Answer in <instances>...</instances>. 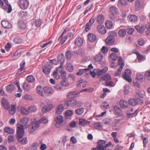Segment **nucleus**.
<instances>
[{
	"label": "nucleus",
	"mask_w": 150,
	"mask_h": 150,
	"mask_svg": "<svg viewBox=\"0 0 150 150\" xmlns=\"http://www.w3.org/2000/svg\"><path fill=\"white\" fill-rule=\"evenodd\" d=\"M72 55L71 52L70 51H67L65 54V57L67 59H70Z\"/></svg>",
	"instance_id": "obj_51"
},
{
	"label": "nucleus",
	"mask_w": 150,
	"mask_h": 150,
	"mask_svg": "<svg viewBox=\"0 0 150 150\" xmlns=\"http://www.w3.org/2000/svg\"><path fill=\"white\" fill-rule=\"evenodd\" d=\"M118 3L124 6H126L128 4L127 0H119Z\"/></svg>",
	"instance_id": "obj_58"
},
{
	"label": "nucleus",
	"mask_w": 150,
	"mask_h": 150,
	"mask_svg": "<svg viewBox=\"0 0 150 150\" xmlns=\"http://www.w3.org/2000/svg\"><path fill=\"white\" fill-rule=\"evenodd\" d=\"M103 57V55L100 54H97L95 57L94 59L97 62H100L102 60Z\"/></svg>",
	"instance_id": "obj_35"
},
{
	"label": "nucleus",
	"mask_w": 150,
	"mask_h": 150,
	"mask_svg": "<svg viewBox=\"0 0 150 150\" xmlns=\"http://www.w3.org/2000/svg\"><path fill=\"white\" fill-rule=\"evenodd\" d=\"M72 100H69L66 101L64 103V106L65 108H67L68 106H71L72 103Z\"/></svg>",
	"instance_id": "obj_52"
},
{
	"label": "nucleus",
	"mask_w": 150,
	"mask_h": 150,
	"mask_svg": "<svg viewBox=\"0 0 150 150\" xmlns=\"http://www.w3.org/2000/svg\"><path fill=\"white\" fill-rule=\"evenodd\" d=\"M110 35H109L105 40V42L107 45H112L114 42L115 39L114 38L111 37Z\"/></svg>",
	"instance_id": "obj_12"
},
{
	"label": "nucleus",
	"mask_w": 150,
	"mask_h": 150,
	"mask_svg": "<svg viewBox=\"0 0 150 150\" xmlns=\"http://www.w3.org/2000/svg\"><path fill=\"white\" fill-rule=\"evenodd\" d=\"M88 40L91 42L95 41L97 38L96 36L93 34L90 33L88 35Z\"/></svg>",
	"instance_id": "obj_26"
},
{
	"label": "nucleus",
	"mask_w": 150,
	"mask_h": 150,
	"mask_svg": "<svg viewBox=\"0 0 150 150\" xmlns=\"http://www.w3.org/2000/svg\"><path fill=\"white\" fill-rule=\"evenodd\" d=\"M97 29L98 32L101 34H104L106 32L105 28L102 25H99L98 26Z\"/></svg>",
	"instance_id": "obj_14"
},
{
	"label": "nucleus",
	"mask_w": 150,
	"mask_h": 150,
	"mask_svg": "<svg viewBox=\"0 0 150 150\" xmlns=\"http://www.w3.org/2000/svg\"><path fill=\"white\" fill-rule=\"evenodd\" d=\"M23 88L26 91H28L30 89V85H29L28 83L26 82H25L23 85Z\"/></svg>",
	"instance_id": "obj_38"
},
{
	"label": "nucleus",
	"mask_w": 150,
	"mask_h": 150,
	"mask_svg": "<svg viewBox=\"0 0 150 150\" xmlns=\"http://www.w3.org/2000/svg\"><path fill=\"white\" fill-rule=\"evenodd\" d=\"M104 76V80L105 81V82H108L110 80L111 76L110 75H106Z\"/></svg>",
	"instance_id": "obj_57"
},
{
	"label": "nucleus",
	"mask_w": 150,
	"mask_h": 150,
	"mask_svg": "<svg viewBox=\"0 0 150 150\" xmlns=\"http://www.w3.org/2000/svg\"><path fill=\"white\" fill-rule=\"evenodd\" d=\"M63 65L61 64L58 67L56 68V71L60 73L61 77L66 76V72L63 70Z\"/></svg>",
	"instance_id": "obj_10"
},
{
	"label": "nucleus",
	"mask_w": 150,
	"mask_h": 150,
	"mask_svg": "<svg viewBox=\"0 0 150 150\" xmlns=\"http://www.w3.org/2000/svg\"><path fill=\"white\" fill-rule=\"evenodd\" d=\"M74 43L78 47H80L82 45L83 41L81 38L79 37L76 38Z\"/></svg>",
	"instance_id": "obj_18"
},
{
	"label": "nucleus",
	"mask_w": 150,
	"mask_h": 150,
	"mask_svg": "<svg viewBox=\"0 0 150 150\" xmlns=\"http://www.w3.org/2000/svg\"><path fill=\"white\" fill-rule=\"evenodd\" d=\"M52 66L49 63V62H47L46 64L43 67V71L46 74H49L50 71Z\"/></svg>",
	"instance_id": "obj_7"
},
{
	"label": "nucleus",
	"mask_w": 150,
	"mask_h": 150,
	"mask_svg": "<svg viewBox=\"0 0 150 150\" xmlns=\"http://www.w3.org/2000/svg\"><path fill=\"white\" fill-rule=\"evenodd\" d=\"M26 80L30 83H33L35 81V77L32 75H29L27 76Z\"/></svg>",
	"instance_id": "obj_37"
},
{
	"label": "nucleus",
	"mask_w": 150,
	"mask_h": 150,
	"mask_svg": "<svg viewBox=\"0 0 150 150\" xmlns=\"http://www.w3.org/2000/svg\"><path fill=\"white\" fill-rule=\"evenodd\" d=\"M84 109L83 108L78 109L75 110L76 113L78 115H81L84 112Z\"/></svg>",
	"instance_id": "obj_44"
},
{
	"label": "nucleus",
	"mask_w": 150,
	"mask_h": 150,
	"mask_svg": "<svg viewBox=\"0 0 150 150\" xmlns=\"http://www.w3.org/2000/svg\"><path fill=\"white\" fill-rule=\"evenodd\" d=\"M128 102L129 104L133 106H135L137 105L142 103L143 101L141 98H138L136 99H130L128 100Z\"/></svg>",
	"instance_id": "obj_4"
},
{
	"label": "nucleus",
	"mask_w": 150,
	"mask_h": 150,
	"mask_svg": "<svg viewBox=\"0 0 150 150\" xmlns=\"http://www.w3.org/2000/svg\"><path fill=\"white\" fill-rule=\"evenodd\" d=\"M64 108L63 105L59 104L56 107V113L58 115L61 114L64 111Z\"/></svg>",
	"instance_id": "obj_8"
},
{
	"label": "nucleus",
	"mask_w": 150,
	"mask_h": 150,
	"mask_svg": "<svg viewBox=\"0 0 150 150\" xmlns=\"http://www.w3.org/2000/svg\"><path fill=\"white\" fill-rule=\"evenodd\" d=\"M104 21V16L101 14L97 16L96 21L99 24H102Z\"/></svg>",
	"instance_id": "obj_28"
},
{
	"label": "nucleus",
	"mask_w": 150,
	"mask_h": 150,
	"mask_svg": "<svg viewBox=\"0 0 150 150\" xmlns=\"http://www.w3.org/2000/svg\"><path fill=\"white\" fill-rule=\"evenodd\" d=\"M36 91L40 95L43 96V91L42 89L41 86H38L36 88Z\"/></svg>",
	"instance_id": "obj_43"
},
{
	"label": "nucleus",
	"mask_w": 150,
	"mask_h": 150,
	"mask_svg": "<svg viewBox=\"0 0 150 150\" xmlns=\"http://www.w3.org/2000/svg\"><path fill=\"white\" fill-rule=\"evenodd\" d=\"M95 19V18L93 17H92L90 19L89 21V22L87 23H88L90 26H91L94 23Z\"/></svg>",
	"instance_id": "obj_60"
},
{
	"label": "nucleus",
	"mask_w": 150,
	"mask_h": 150,
	"mask_svg": "<svg viewBox=\"0 0 150 150\" xmlns=\"http://www.w3.org/2000/svg\"><path fill=\"white\" fill-rule=\"evenodd\" d=\"M61 77L62 78V80L60 81V84L62 86H63L66 87H68L69 86V84L66 82V76Z\"/></svg>",
	"instance_id": "obj_16"
},
{
	"label": "nucleus",
	"mask_w": 150,
	"mask_h": 150,
	"mask_svg": "<svg viewBox=\"0 0 150 150\" xmlns=\"http://www.w3.org/2000/svg\"><path fill=\"white\" fill-rule=\"evenodd\" d=\"M105 25L106 27L110 29L112 28V22L110 21H106Z\"/></svg>",
	"instance_id": "obj_48"
},
{
	"label": "nucleus",
	"mask_w": 150,
	"mask_h": 150,
	"mask_svg": "<svg viewBox=\"0 0 150 150\" xmlns=\"http://www.w3.org/2000/svg\"><path fill=\"white\" fill-rule=\"evenodd\" d=\"M114 110L115 112V114L118 116L122 115V111L121 109L117 106H114L113 107Z\"/></svg>",
	"instance_id": "obj_19"
},
{
	"label": "nucleus",
	"mask_w": 150,
	"mask_h": 150,
	"mask_svg": "<svg viewBox=\"0 0 150 150\" xmlns=\"http://www.w3.org/2000/svg\"><path fill=\"white\" fill-rule=\"evenodd\" d=\"M54 87L57 91H61L62 90V87L60 84L59 85L56 84Z\"/></svg>",
	"instance_id": "obj_61"
},
{
	"label": "nucleus",
	"mask_w": 150,
	"mask_h": 150,
	"mask_svg": "<svg viewBox=\"0 0 150 150\" xmlns=\"http://www.w3.org/2000/svg\"><path fill=\"white\" fill-rule=\"evenodd\" d=\"M126 31L129 35L132 34L134 31V29L132 28H128L126 29Z\"/></svg>",
	"instance_id": "obj_53"
},
{
	"label": "nucleus",
	"mask_w": 150,
	"mask_h": 150,
	"mask_svg": "<svg viewBox=\"0 0 150 150\" xmlns=\"http://www.w3.org/2000/svg\"><path fill=\"white\" fill-rule=\"evenodd\" d=\"M58 62L60 64H62L64 62V57L62 54H59L58 56Z\"/></svg>",
	"instance_id": "obj_25"
},
{
	"label": "nucleus",
	"mask_w": 150,
	"mask_h": 150,
	"mask_svg": "<svg viewBox=\"0 0 150 150\" xmlns=\"http://www.w3.org/2000/svg\"><path fill=\"white\" fill-rule=\"evenodd\" d=\"M143 4V1L142 0H135V6L137 7H141Z\"/></svg>",
	"instance_id": "obj_27"
},
{
	"label": "nucleus",
	"mask_w": 150,
	"mask_h": 150,
	"mask_svg": "<svg viewBox=\"0 0 150 150\" xmlns=\"http://www.w3.org/2000/svg\"><path fill=\"white\" fill-rule=\"evenodd\" d=\"M29 119L27 117L23 118L21 120V122L22 125L19 124L17 125V136L18 138H22L24 136V127L28 128V125L27 124L28 123Z\"/></svg>",
	"instance_id": "obj_1"
},
{
	"label": "nucleus",
	"mask_w": 150,
	"mask_h": 150,
	"mask_svg": "<svg viewBox=\"0 0 150 150\" xmlns=\"http://www.w3.org/2000/svg\"><path fill=\"white\" fill-rule=\"evenodd\" d=\"M53 107V106L50 103L49 106H45L43 107L42 111L44 113H46L51 110Z\"/></svg>",
	"instance_id": "obj_11"
},
{
	"label": "nucleus",
	"mask_w": 150,
	"mask_h": 150,
	"mask_svg": "<svg viewBox=\"0 0 150 150\" xmlns=\"http://www.w3.org/2000/svg\"><path fill=\"white\" fill-rule=\"evenodd\" d=\"M41 23V20L40 19L35 20V25L36 27H39Z\"/></svg>",
	"instance_id": "obj_59"
},
{
	"label": "nucleus",
	"mask_w": 150,
	"mask_h": 150,
	"mask_svg": "<svg viewBox=\"0 0 150 150\" xmlns=\"http://www.w3.org/2000/svg\"><path fill=\"white\" fill-rule=\"evenodd\" d=\"M110 14L109 15V17L113 21H114L117 16L116 15L118 13V10L116 7L112 6L110 7Z\"/></svg>",
	"instance_id": "obj_3"
},
{
	"label": "nucleus",
	"mask_w": 150,
	"mask_h": 150,
	"mask_svg": "<svg viewBox=\"0 0 150 150\" xmlns=\"http://www.w3.org/2000/svg\"><path fill=\"white\" fill-rule=\"evenodd\" d=\"M108 70V68L106 67H104L102 70L97 69L96 70V73L98 76L102 75L103 73H105Z\"/></svg>",
	"instance_id": "obj_24"
},
{
	"label": "nucleus",
	"mask_w": 150,
	"mask_h": 150,
	"mask_svg": "<svg viewBox=\"0 0 150 150\" xmlns=\"http://www.w3.org/2000/svg\"><path fill=\"white\" fill-rule=\"evenodd\" d=\"M20 144H25L28 142L27 139L26 137H24L23 139L19 140Z\"/></svg>",
	"instance_id": "obj_55"
},
{
	"label": "nucleus",
	"mask_w": 150,
	"mask_h": 150,
	"mask_svg": "<svg viewBox=\"0 0 150 150\" xmlns=\"http://www.w3.org/2000/svg\"><path fill=\"white\" fill-rule=\"evenodd\" d=\"M25 65V62H22L20 64V68L18 69L17 73L19 74H21L23 73L22 71L24 68Z\"/></svg>",
	"instance_id": "obj_31"
},
{
	"label": "nucleus",
	"mask_w": 150,
	"mask_h": 150,
	"mask_svg": "<svg viewBox=\"0 0 150 150\" xmlns=\"http://www.w3.org/2000/svg\"><path fill=\"white\" fill-rule=\"evenodd\" d=\"M4 131L6 133L10 134H13L14 132L13 129L9 127H6L4 129Z\"/></svg>",
	"instance_id": "obj_34"
},
{
	"label": "nucleus",
	"mask_w": 150,
	"mask_h": 150,
	"mask_svg": "<svg viewBox=\"0 0 150 150\" xmlns=\"http://www.w3.org/2000/svg\"><path fill=\"white\" fill-rule=\"evenodd\" d=\"M18 27L22 29H24L25 27V24L23 21H20L18 22Z\"/></svg>",
	"instance_id": "obj_41"
},
{
	"label": "nucleus",
	"mask_w": 150,
	"mask_h": 150,
	"mask_svg": "<svg viewBox=\"0 0 150 150\" xmlns=\"http://www.w3.org/2000/svg\"><path fill=\"white\" fill-rule=\"evenodd\" d=\"M8 110H9V112L10 114H13L15 113V107L13 105H12L11 108H9V107Z\"/></svg>",
	"instance_id": "obj_49"
},
{
	"label": "nucleus",
	"mask_w": 150,
	"mask_h": 150,
	"mask_svg": "<svg viewBox=\"0 0 150 150\" xmlns=\"http://www.w3.org/2000/svg\"><path fill=\"white\" fill-rule=\"evenodd\" d=\"M131 74V71L129 69H127L125 70L123 77V78L129 82H131L132 81V79L130 78V76Z\"/></svg>",
	"instance_id": "obj_5"
},
{
	"label": "nucleus",
	"mask_w": 150,
	"mask_h": 150,
	"mask_svg": "<svg viewBox=\"0 0 150 150\" xmlns=\"http://www.w3.org/2000/svg\"><path fill=\"white\" fill-rule=\"evenodd\" d=\"M36 110V106L35 105L31 106L29 107L28 108L29 113L34 112Z\"/></svg>",
	"instance_id": "obj_42"
},
{
	"label": "nucleus",
	"mask_w": 150,
	"mask_h": 150,
	"mask_svg": "<svg viewBox=\"0 0 150 150\" xmlns=\"http://www.w3.org/2000/svg\"><path fill=\"white\" fill-rule=\"evenodd\" d=\"M137 17L134 15H130L128 16V20L132 22H135L137 20Z\"/></svg>",
	"instance_id": "obj_21"
},
{
	"label": "nucleus",
	"mask_w": 150,
	"mask_h": 150,
	"mask_svg": "<svg viewBox=\"0 0 150 150\" xmlns=\"http://www.w3.org/2000/svg\"><path fill=\"white\" fill-rule=\"evenodd\" d=\"M67 70L69 72H71L73 70V65L70 63H68L66 64Z\"/></svg>",
	"instance_id": "obj_39"
},
{
	"label": "nucleus",
	"mask_w": 150,
	"mask_h": 150,
	"mask_svg": "<svg viewBox=\"0 0 150 150\" xmlns=\"http://www.w3.org/2000/svg\"><path fill=\"white\" fill-rule=\"evenodd\" d=\"M109 57L112 60L115 61L117 58V56L115 53H112L110 54Z\"/></svg>",
	"instance_id": "obj_47"
},
{
	"label": "nucleus",
	"mask_w": 150,
	"mask_h": 150,
	"mask_svg": "<svg viewBox=\"0 0 150 150\" xmlns=\"http://www.w3.org/2000/svg\"><path fill=\"white\" fill-rule=\"evenodd\" d=\"M88 71H89V69L88 68L79 69V71L76 73V74L81 76L84 73L88 72Z\"/></svg>",
	"instance_id": "obj_30"
},
{
	"label": "nucleus",
	"mask_w": 150,
	"mask_h": 150,
	"mask_svg": "<svg viewBox=\"0 0 150 150\" xmlns=\"http://www.w3.org/2000/svg\"><path fill=\"white\" fill-rule=\"evenodd\" d=\"M79 123L80 125L85 126L86 125L89 124L90 122L85 119H81L79 120Z\"/></svg>",
	"instance_id": "obj_32"
},
{
	"label": "nucleus",
	"mask_w": 150,
	"mask_h": 150,
	"mask_svg": "<svg viewBox=\"0 0 150 150\" xmlns=\"http://www.w3.org/2000/svg\"><path fill=\"white\" fill-rule=\"evenodd\" d=\"M19 7L23 9H25L29 6V3L27 0H20L18 2Z\"/></svg>",
	"instance_id": "obj_6"
},
{
	"label": "nucleus",
	"mask_w": 150,
	"mask_h": 150,
	"mask_svg": "<svg viewBox=\"0 0 150 150\" xmlns=\"http://www.w3.org/2000/svg\"><path fill=\"white\" fill-rule=\"evenodd\" d=\"M66 95L67 98H70L76 96L77 94L75 92H72L67 93Z\"/></svg>",
	"instance_id": "obj_36"
},
{
	"label": "nucleus",
	"mask_w": 150,
	"mask_h": 150,
	"mask_svg": "<svg viewBox=\"0 0 150 150\" xmlns=\"http://www.w3.org/2000/svg\"><path fill=\"white\" fill-rule=\"evenodd\" d=\"M15 88V87L13 85H8L6 88V91L8 92H11Z\"/></svg>",
	"instance_id": "obj_45"
},
{
	"label": "nucleus",
	"mask_w": 150,
	"mask_h": 150,
	"mask_svg": "<svg viewBox=\"0 0 150 150\" xmlns=\"http://www.w3.org/2000/svg\"><path fill=\"white\" fill-rule=\"evenodd\" d=\"M105 85L107 86L113 87L115 86V83L114 82L110 81L108 82H105Z\"/></svg>",
	"instance_id": "obj_62"
},
{
	"label": "nucleus",
	"mask_w": 150,
	"mask_h": 150,
	"mask_svg": "<svg viewBox=\"0 0 150 150\" xmlns=\"http://www.w3.org/2000/svg\"><path fill=\"white\" fill-rule=\"evenodd\" d=\"M118 35L120 37H124L126 34V31L124 29H120L118 32Z\"/></svg>",
	"instance_id": "obj_29"
},
{
	"label": "nucleus",
	"mask_w": 150,
	"mask_h": 150,
	"mask_svg": "<svg viewBox=\"0 0 150 150\" xmlns=\"http://www.w3.org/2000/svg\"><path fill=\"white\" fill-rule=\"evenodd\" d=\"M38 145V143L37 142L33 143L29 147L28 150H36Z\"/></svg>",
	"instance_id": "obj_33"
},
{
	"label": "nucleus",
	"mask_w": 150,
	"mask_h": 150,
	"mask_svg": "<svg viewBox=\"0 0 150 150\" xmlns=\"http://www.w3.org/2000/svg\"><path fill=\"white\" fill-rule=\"evenodd\" d=\"M43 90L45 93L51 95L54 92V91L52 88L49 87H44L43 88Z\"/></svg>",
	"instance_id": "obj_9"
},
{
	"label": "nucleus",
	"mask_w": 150,
	"mask_h": 150,
	"mask_svg": "<svg viewBox=\"0 0 150 150\" xmlns=\"http://www.w3.org/2000/svg\"><path fill=\"white\" fill-rule=\"evenodd\" d=\"M1 103L4 108L8 110L9 105L7 100L5 98H2L1 99Z\"/></svg>",
	"instance_id": "obj_23"
},
{
	"label": "nucleus",
	"mask_w": 150,
	"mask_h": 150,
	"mask_svg": "<svg viewBox=\"0 0 150 150\" xmlns=\"http://www.w3.org/2000/svg\"><path fill=\"white\" fill-rule=\"evenodd\" d=\"M135 97L137 98V97H140L141 98H143V95L141 91L140 90H138L135 95Z\"/></svg>",
	"instance_id": "obj_54"
},
{
	"label": "nucleus",
	"mask_w": 150,
	"mask_h": 150,
	"mask_svg": "<svg viewBox=\"0 0 150 150\" xmlns=\"http://www.w3.org/2000/svg\"><path fill=\"white\" fill-rule=\"evenodd\" d=\"M40 126L39 122L36 121L32 122L31 126L29 128V131L31 134L35 133L38 129Z\"/></svg>",
	"instance_id": "obj_2"
},
{
	"label": "nucleus",
	"mask_w": 150,
	"mask_h": 150,
	"mask_svg": "<svg viewBox=\"0 0 150 150\" xmlns=\"http://www.w3.org/2000/svg\"><path fill=\"white\" fill-rule=\"evenodd\" d=\"M54 78L56 79H58L60 78L59 75L57 71H55L53 73Z\"/></svg>",
	"instance_id": "obj_56"
},
{
	"label": "nucleus",
	"mask_w": 150,
	"mask_h": 150,
	"mask_svg": "<svg viewBox=\"0 0 150 150\" xmlns=\"http://www.w3.org/2000/svg\"><path fill=\"white\" fill-rule=\"evenodd\" d=\"M87 84V82L84 81L83 80H80L77 83L76 86L77 87H79L82 86L83 88L85 87Z\"/></svg>",
	"instance_id": "obj_20"
},
{
	"label": "nucleus",
	"mask_w": 150,
	"mask_h": 150,
	"mask_svg": "<svg viewBox=\"0 0 150 150\" xmlns=\"http://www.w3.org/2000/svg\"><path fill=\"white\" fill-rule=\"evenodd\" d=\"M73 114V112L72 110H67L65 112V117L66 119L68 117L71 116Z\"/></svg>",
	"instance_id": "obj_40"
},
{
	"label": "nucleus",
	"mask_w": 150,
	"mask_h": 150,
	"mask_svg": "<svg viewBox=\"0 0 150 150\" xmlns=\"http://www.w3.org/2000/svg\"><path fill=\"white\" fill-rule=\"evenodd\" d=\"M119 103L120 107L122 108H126L128 107L127 102L123 100H121Z\"/></svg>",
	"instance_id": "obj_22"
},
{
	"label": "nucleus",
	"mask_w": 150,
	"mask_h": 150,
	"mask_svg": "<svg viewBox=\"0 0 150 150\" xmlns=\"http://www.w3.org/2000/svg\"><path fill=\"white\" fill-rule=\"evenodd\" d=\"M2 26L5 28H9L11 27V24L9 21H2L1 22Z\"/></svg>",
	"instance_id": "obj_15"
},
{
	"label": "nucleus",
	"mask_w": 150,
	"mask_h": 150,
	"mask_svg": "<svg viewBox=\"0 0 150 150\" xmlns=\"http://www.w3.org/2000/svg\"><path fill=\"white\" fill-rule=\"evenodd\" d=\"M103 122L106 125H109L112 123V122L110 119L107 118L104 120Z\"/></svg>",
	"instance_id": "obj_46"
},
{
	"label": "nucleus",
	"mask_w": 150,
	"mask_h": 150,
	"mask_svg": "<svg viewBox=\"0 0 150 150\" xmlns=\"http://www.w3.org/2000/svg\"><path fill=\"white\" fill-rule=\"evenodd\" d=\"M40 122L44 124L47 123L48 120L45 117H43L40 119Z\"/></svg>",
	"instance_id": "obj_64"
},
{
	"label": "nucleus",
	"mask_w": 150,
	"mask_h": 150,
	"mask_svg": "<svg viewBox=\"0 0 150 150\" xmlns=\"http://www.w3.org/2000/svg\"><path fill=\"white\" fill-rule=\"evenodd\" d=\"M106 142L104 140H99L98 142V145L97 146V147L101 150H103L104 145L106 144Z\"/></svg>",
	"instance_id": "obj_13"
},
{
	"label": "nucleus",
	"mask_w": 150,
	"mask_h": 150,
	"mask_svg": "<svg viewBox=\"0 0 150 150\" xmlns=\"http://www.w3.org/2000/svg\"><path fill=\"white\" fill-rule=\"evenodd\" d=\"M54 120L56 122L55 125L57 126V125L60 124L63 122V117L62 115L57 116L55 118Z\"/></svg>",
	"instance_id": "obj_17"
},
{
	"label": "nucleus",
	"mask_w": 150,
	"mask_h": 150,
	"mask_svg": "<svg viewBox=\"0 0 150 150\" xmlns=\"http://www.w3.org/2000/svg\"><path fill=\"white\" fill-rule=\"evenodd\" d=\"M93 5V4H91L89 6L87 7L86 9L85 10L84 12V14H86L88 11L91 10V9Z\"/></svg>",
	"instance_id": "obj_63"
},
{
	"label": "nucleus",
	"mask_w": 150,
	"mask_h": 150,
	"mask_svg": "<svg viewBox=\"0 0 150 150\" xmlns=\"http://www.w3.org/2000/svg\"><path fill=\"white\" fill-rule=\"evenodd\" d=\"M21 113L24 115H27L29 113L28 110H27L23 107H21Z\"/></svg>",
	"instance_id": "obj_50"
}]
</instances>
